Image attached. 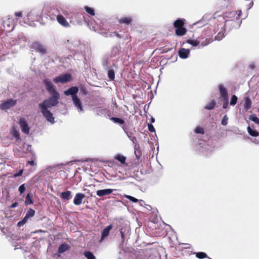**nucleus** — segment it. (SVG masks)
<instances>
[{
    "label": "nucleus",
    "mask_w": 259,
    "mask_h": 259,
    "mask_svg": "<svg viewBox=\"0 0 259 259\" xmlns=\"http://www.w3.org/2000/svg\"><path fill=\"white\" fill-rule=\"evenodd\" d=\"M44 83L46 90L51 96L48 99L44 100L42 103H39L38 106L40 109V112L46 120L52 124H53L55 123L54 117L48 109L55 106L58 104L60 95L56 91L55 87L51 79L46 78L44 80Z\"/></svg>",
    "instance_id": "1"
},
{
    "label": "nucleus",
    "mask_w": 259,
    "mask_h": 259,
    "mask_svg": "<svg viewBox=\"0 0 259 259\" xmlns=\"http://www.w3.org/2000/svg\"><path fill=\"white\" fill-rule=\"evenodd\" d=\"M41 17V13L38 9H33L27 14V20L30 22L36 21Z\"/></svg>",
    "instance_id": "2"
},
{
    "label": "nucleus",
    "mask_w": 259,
    "mask_h": 259,
    "mask_svg": "<svg viewBox=\"0 0 259 259\" xmlns=\"http://www.w3.org/2000/svg\"><path fill=\"white\" fill-rule=\"evenodd\" d=\"M130 230V227L128 223L127 222L123 223L119 229L122 242H124L125 239V235L129 233Z\"/></svg>",
    "instance_id": "3"
},
{
    "label": "nucleus",
    "mask_w": 259,
    "mask_h": 259,
    "mask_svg": "<svg viewBox=\"0 0 259 259\" xmlns=\"http://www.w3.org/2000/svg\"><path fill=\"white\" fill-rule=\"evenodd\" d=\"M65 44L69 48L74 49L79 47V41L76 38L70 37L65 41Z\"/></svg>",
    "instance_id": "4"
},
{
    "label": "nucleus",
    "mask_w": 259,
    "mask_h": 259,
    "mask_svg": "<svg viewBox=\"0 0 259 259\" xmlns=\"http://www.w3.org/2000/svg\"><path fill=\"white\" fill-rule=\"evenodd\" d=\"M71 79V75L69 74H65L59 75L54 78L53 81L56 83H65Z\"/></svg>",
    "instance_id": "5"
},
{
    "label": "nucleus",
    "mask_w": 259,
    "mask_h": 259,
    "mask_svg": "<svg viewBox=\"0 0 259 259\" xmlns=\"http://www.w3.org/2000/svg\"><path fill=\"white\" fill-rule=\"evenodd\" d=\"M72 102L74 107L79 113L84 112L81 101L77 96H74L72 98Z\"/></svg>",
    "instance_id": "6"
},
{
    "label": "nucleus",
    "mask_w": 259,
    "mask_h": 259,
    "mask_svg": "<svg viewBox=\"0 0 259 259\" xmlns=\"http://www.w3.org/2000/svg\"><path fill=\"white\" fill-rule=\"evenodd\" d=\"M16 104V100L10 99L2 103L0 108L2 110H7L11 107L14 106Z\"/></svg>",
    "instance_id": "7"
},
{
    "label": "nucleus",
    "mask_w": 259,
    "mask_h": 259,
    "mask_svg": "<svg viewBox=\"0 0 259 259\" xmlns=\"http://www.w3.org/2000/svg\"><path fill=\"white\" fill-rule=\"evenodd\" d=\"M19 124L22 132L24 134H28L30 128L26 120L24 118H20Z\"/></svg>",
    "instance_id": "8"
},
{
    "label": "nucleus",
    "mask_w": 259,
    "mask_h": 259,
    "mask_svg": "<svg viewBox=\"0 0 259 259\" xmlns=\"http://www.w3.org/2000/svg\"><path fill=\"white\" fill-rule=\"evenodd\" d=\"M31 49L42 54L46 53V48L40 44L35 42L32 44Z\"/></svg>",
    "instance_id": "9"
},
{
    "label": "nucleus",
    "mask_w": 259,
    "mask_h": 259,
    "mask_svg": "<svg viewBox=\"0 0 259 259\" xmlns=\"http://www.w3.org/2000/svg\"><path fill=\"white\" fill-rule=\"evenodd\" d=\"M78 92V88L77 87H72L69 89L65 91L64 92V94L66 96L71 95L72 96V98L74 96H77L76 94Z\"/></svg>",
    "instance_id": "10"
},
{
    "label": "nucleus",
    "mask_w": 259,
    "mask_h": 259,
    "mask_svg": "<svg viewBox=\"0 0 259 259\" xmlns=\"http://www.w3.org/2000/svg\"><path fill=\"white\" fill-rule=\"evenodd\" d=\"M56 18L58 22L62 26L66 28L70 27V25L69 23L62 15H58Z\"/></svg>",
    "instance_id": "11"
},
{
    "label": "nucleus",
    "mask_w": 259,
    "mask_h": 259,
    "mask_svg": "<svg viewBox=\"0 0 259 259\" xmlns=\"http://www.w3.org/2000/svg\"><path fill=\"white\" fill-rule=\"evenodd\" d=\"M85 195L83 193H77L74 198L73 203L76 205H79L81 204L82 200L84 198Z\"/></svg>",
    "instance_id": "12"
},
{
    "label": "nucleus",
    "mask_w": 259,
    "mask_h": 259,
    "mask_svg": "<svg viewBox=\"0 0 259 259\" xmlns=\"http://www.w3.org/2000/svg\"><path fill=\"white\" fill-rule=\"evenodd\" d=\"M116 189H105L102 190H99L97 191V195L99 197H102L104 196L108 195L112 193L114 191H116Z\"/></svg>",
    "instance_id": "13"
},
{
    "label": "nucleus",
    "mask_w": 259,
    "mask_h": 259,
    "mask_svg": "<svg viewBox=\"0 0 259 259\" xmlns=\"http://www.w3.org/2000/svg\"><path fill=\"white\" fill-rule=\"evenodd\" d=\"M190 50L185 48H180L179 51V55L182 59H186L189 57Z\"/></svg>",
    "instance_id": "14"
},
{
    "label": "nucleus",
    "mask_w": 259,
    "mask_h": 259,
    "mask_svg": "<svg viewBox=\"0 0 259 259\" xmlns=\"http://www.w3.org/2000/svg\"><path fill=\"white\" fill-rule=\"evenodd\" d=\"M219 89L222 99H228V92L226 88L223 84H220L219 85Z\"/></svg>",
    "instance_id": "15"
},
{
    "label": "nucleus",
    "mask_w": 259,
    "mask_h": 259,
    "mask_svg": "<svg viewBox=\"0 0 259 259\" xmlns=\"http://www.w3.org/2000/svg\"><path fill=\"white\" fill-rule=\"evenodd\" d=\"M133 18L130 16H123L119 20V23L125 24L126 25L131 24Z\"/></svg>",
    "instance_id": "16"
},
{
    "label": "nucleus",
    "mask_w": 259,
    "mask_h": 259,
    "mask_svg": "<svg viewBox=\"0 0 259 259\" xmlns=\"http://www.w3.org/2000/svg\"><path fill=\"white\" fill-rule=\"evenodd\" d=\"M27 39L26 37L22 34L18 37V39L17 40L16 43L20 45L22 47H25L26 46V42H27Z\"/></svg>",
    "instance_id": "17"
},
{
    "label": "nucleus",
    "mask_w": 259,
    "mask_h": 259,
    "mask_svg": "<svg viewBox=\"0 0 259 259\" xmlns=\"http://www.w3.org/2000/svg\"><path fill=\"white\" fill-rule=\"evenodd\" d=\"M113 226L112 225H110L104 228L102 232L101 239H104L109 234L110 231L112 229Z\"/></svg>",
    "instance_id": "18"
},
{
    "label": "nucleus",
    "mask_w": 259,
    "mask_h": 259,
    "mask_svg": "<svg viewBox=\"0 0 259 259\" xmlns=\"http://www.w3.org/2000/svg\"><path fill=\"white\" fill-rule=\"evenodd\" d=\"M71 192L70 191L63 192L61 193L60 196L62 199L68 200L70 198Z\"/></svg>",
    "instance_id": "19"
},
{
    "label": "nucleus",
    "mask_w": 259,
    "mask_h": 259,
    "mask_svg": "<svg viewBox=\"0 0 259 259\" xmlns=\"http://www.w3.org/2000/svg\"><path fill=\"white\" fill-rule=\"evenodd\" d=\"M248 134L253 137H256L259 136V133L255 130L252 129L249 126L247 127Z\"/></svg>",
    "instance_id": "20"
},
{
    "label": "nucleus",
    "mask_w": 259,
    "mask_h": 259,
    "mask_svg": "<svg viewBox=\"0 0 259 259\" xmlns=\"http://www.w3.org/2000/svg\"><path fill=\"white\" fill-rule=\"evenodd\" d=\"M186 32V29L183 26L177 28L176 30V33L177 35L182 36L184 35Z\"/></svg>",
    "instance_id": "21"
},
{
    "label": "nucleus",
    "mask_w": 259,
    "mask_h": 259,
    "mask_svg": "<svg viewBox=\"0 0 259 259\" xmlns=\"http://www.w3.org/2000/svg\"><path fill=\"white\" fill-rule=\"evenodd\" d=\"M69 248V246L66 244H62L58 248V252L63 253Z\"/></svg>",
    "instance_id": "22"
},
{
    "label": "nucleus",
    "mask_w": 259,
    "mask_h": 259,
    "mask_svg": "<svg viewBox=\"0 0 259 259\" xmlns=\"http://www.w3.org/2000/svg\"><path fill=\"white\" fill-rule=\"evenodd\" d=\"M33 201L32 199L31 195L30 194L28 193L25 197V204L26 205H28L33 204Z\"/></svg>",
    "instance_id": "23"
},
{
    "label": "nucleus",
    "mask_w": 259,
    "mask_h": 259,
    "mask_svg": "<svg viewBox=\"0 0 259 259\" xmlns=\"http://www.w3.org/2000/svg\"><path fill=\"white\" fill-rule=\"evenodd\" d=\"M174 27L178 28L182 27L184 25V19H177L174 23Z\"/></svg>",
    "instance_id": "24"
},
{
    "label": "nucleus",
    "mask_w": 259,
    "mask_h": 259,
    "mask_svg": "<svg viewBox=\"0 0 259 259\" xmlns=\"http://www.w3.org/2000/svg\"><path fill=\"white\" fill-rule=\"evenodd\" d=\"M215 105V102L214 100H212L206 105L205 108L207 110H212L214 108Z\"/></svg>",
    "instance_id": "25"
},
{
    "label": "nucleus",
    "mask_w": 259,
    "mask_h": 259,
    "mask_svg": "<svg viewBox=\"0 0 259 259\" xmlns=\"http://www.w3.org/2000/svg\"><path fill=\"white\" fill-rule=\"evenodd\" d=\"M251 105V101L250 99L248 98H246L245 100V103L244 105V108L246 110H248L250 109Z\"/></svg>",
    "instance_id": "26"
},
{
    "label": "nucleus",
    "mask_w": 259,
    "mask_h": 259,
    "mask_svg": "<svg viewBox=\"0 0 259 259\" xmlns=\"http://www.w3.org/2000/svg\"><path fill=\"white\" fill-rule=\"evenodd\" d=\"M249 119L255 122L256 124H257V125H259V118H258L256 115L255 114H251L249 116Z\"/></svg>",
    "instance_id": "27"
},
{
    "label": "nucleus",
    "mask_w": 259,
    "mask_h": 259,
    "mask_svg": "<svg viewBox=\"0 0 259 259\" xmlns=\"http://www.w3.org/2000/svg\"><path fill=\"white\" fill-rule=\"evenodd\" d=\"M224 30H222L220 31L217 35L215 36V40H221L224 36Z\"/></svg>",
    "instance_id": "28"
},
{
    "label": "nucleus",
    "mask_w": 259,
    "mask_h": 259,
    "mask_svg": "<svg viewBox=\"0 0 259 259\" xmlns=\"http://www.w3.org/2000/svg\"><path fill=\"white\" fill-rule=\"evenodd\" d=\"M34 214H35V211L31 208H29L28 209V210L27 211L25 217L26 218H27L28 219H29V218L33 217Z\"/></svg>",
    "instance_id": "29"
},
{
    "label": "nucleus",
    "mask_w": 259,
    "mask_h": 259,
    "mask_svg": "<svg viewBox=\"0 0 259 259\" xmlns=\"http://www.w3.org/2000/svg\"><path fill=\"white\" fill-rule=\"evenodd\" d=\"M84 255L88 259H96L95 256L90 251H85Z\"/></svg>",
    "instance_id": "30"
},
{
    "label": "nucleus",
    "mask_w": 259,
    "mask_h": 259,
    "mask_svg": "<svg viewBox=\"0 0 259 259\" xmlns=\"http://www.w3.org/2000/svg\"><path fill=\"white\" fill-rule=\"evenodd\" d=\"M110 119L112 121H113L114 123H119L120 124H122L124 123V121L123 119H120L119 118L111 117L110 118Z\"/></svg>",
    "instance_id": "31"
},
{
    "label": "nucleus",
    "mask_w": 259,
    "mask_h": 259,
    "mask_svg": "<svg viewBox=\"0 0 259 259\" xmlns=\"http://www.w3.org/2000/svg\"><path fill=\"white\" fill-rule=\"evenodd\" d=\"M196 256L200 259L204 258L207 257V254L203 252H198L195 253Z\"/></svg>",
    "instance_id": "32"
},
{
    "label": "nucleus",
    "mask_w": 259,
    "mask_h": 259,
    "mask_svg": "<svg viewBox=\"0 0 259 259\" xmlns=\"http://www.w3.org/2000/svg\"><path fill=\"white\" fill-rule=\"evenodd\" d=\"M241 14H242V12L241 10H238L236 12H232L230 13V14L231 15V16L229 17V18H231L232 16H234L237 15L236 18L237 20H238L240 19Z\"/></svg>",
    "instance_id": "33"
},
{
    "label": "nucleus",
    "mask_w": 259,
    "mask_h": 259,
    "mask_svg": "<svg viewBox=\"0 0 259 259\" xmlns=\"http://www.w3.org/2000/svg\"><path fill=\"white\" fill-rule=\"evenodd\" d=\"M187 42L193 47H196L199 44L200 41L197 40L188 39Z\"/></svg>",
    "instance_id": "34"
},
{
    "label": "nucleus",
    "mask_w": 259,
    "mask_h": 259,
    "mask_svg": "<svg viewBox=\"0 0 259 259\" xmlns=\"http://www.w3.org/2000/svg\"><path fill=\"white\" fill-rule=\"evenodd\" d=\"M102 65L105 69H110V62L108 60H107V59L103 60V62H102Z\"/></svg>",
    "instance_id": "35"
},
{
    "label": "nucleus",
    "mask_w": 259,
    "mask_h": 259,
    "mask_svg": "<svg viewBox=\"0 0 259 259\" xmlns=\"http://www.w3.org/2000/svg\"><path fill=\"white\" fill-rule=\"evenodd\" d=\"M84 10L89 14L92 16H94L95 14L94 10L91 7L85 6L84 7Z\"/></svg>",
    "instance_id": "36"
},
{
    "label": "nucleus",
    "mask_w": 259,
    "mask_h": 259,
    "mask_svg": "<svg viewBox=\"0 0 259 259\" xmlns=\"http://www.w3.org/2000/svg\"><path fill=\"white\" fill-rule=\"evenodd\" d=\"M115 159L119 161L121 163L123 164L125 162V157L122 155H117L115 156Z\"/></svg>",
    "instance_id": "37"
},
{
    "label": "nucleus",
    "mask_w": 259,
    "mask_h": 259,
    "mask_svg": "<svg viewBox=\"0 0 259 259\" xmlns=\"http://www.w3.org/2000/svg\"><path fill=\"white\" fill-rule=\"evenodd\" d=\"M108 76L111 80H114L115 77L114 71L112 69H109L108 71Z\"/></svg>",
    "instance_id": "38"
},
{
    "label": "nucleus",
    "mask_w": 259,
    "mask_h": 259,
    "mask_svg": "<svg viewBox=\"0 0 259 259\" xmlns=\"http://www.w3.org/2000/svg\"><path fill=\"white\" fill-rule=\"evenodd\" d=\"M238 98L236 95H233L231 97L230 104L231 106H234L237 103Z\"/></svg>",
    "instance_id": "39"
},
{
    "label": "nucleus",
    "mask_w": 259,
    "mask_h": 259,
    "mask_svg": "<svg viewBox=\"0 0 259 259\" xmlns=\"http://www.w3.org/2000/svg\"><path fill=\"white\" fill-rule=\"evenodd\" d=\"M117 36L119 38H120L121 37V36L120 34H119L117 32H112V33H109V32H108L105 35V36L106 37H114V36Z\"/></svg>",
    "instance_id": "40"
},
{
    "label": "nucleus",
    "mask_w": 259,
    "mask_h": 259,
    "mask_svg": "<svg viewBox=\"0 0 259 259\" xmlns=\"http://www.w3.org/2000/svg\"><path fill=\"white\" fill-rule=\"evenodd\" d=\"M28 219L26 218L25 217L20 221H19L18 224L17 226L19 227H21V226H23L26 223V222L28 221Z\"/></svg>",
    "instance_id": "41"
},
{
    "label": "nucleus",
    "mask_w": 259,
    "mask_h": 259,
    "mask_svg": "<svg viewBox=\"0 0 259 259\" xmlns=\"http://www.w3.org/2000/svg\"><path fill=\"white\" fill-rule=\"evenodd\" d=\"M228 117L227 115H225L223 117V119H222V120L221 121V124L225 126V125H226L228 124Z\"/></svg>",
    "instance_id": "42"
},
{
    "label": "nucleus",
    "mask_w": 259,
    "mask_h": 259,
    "mask_svg": "<svg viewBox=\"0 0 259 259\" xmlns=\"http://www.w3.org/2000/svg\"><path fill=\"white\" fill-rule=\"evenodd\" d=\"M124 197L129 199L130 200L134 202H137L139 201V200L133 196H131L130 195H125L124 196Z\"/></svg>",
    "instance_id": "43"
},
{
    "label": "nucleus",
    "mask_w": 259,
    "mask_h": 259,
    "mask_svg": "<svg viewBox=\"0 0 259 259\" xmlns=\"http://www.w3.org/2000/svg\"><path fill=\"white\" fill-rule=\"evenodd\" d=\"M195 133L196 134H203L204 133V129L201 127H197L195 130Z\"/></svg>",
    "instance_id": "44"
},
{
    "label": "nucleus",
    "mask_w": 259,
    "mask_h": 259,
    "mask_svg": "<svg viewBox=\"0 0 259 259\" xmlns=\"http://www.w3.org/2000/svg\"><path fill=\"white\" fill-rule=\"evenodd\" d=\"M13 136L14 137H15L16 139V140H18L20 139V135L18 131L14 130L13 131Z\"/></svg>",
    "instance_id": "45"
},
{
    "label": "nucleus",
    "mask_w": 259,
    "mask_h": 259,
    "mask_svg": "<svg viewBox=\"0 0 259 259\" xmlns=\"http://www.w3.org/2000/svg\"><path fill=\"white\" fill-rule=\"evenodd\" d=\"M211 42L210 39H206L205 40L202 41L201 43V46L203 47H205L208 44H209Z\"/></svg>",
    "instance_id": "46"
},
{
    "label": "nucleus",
    "mask_w": 259,
    "mask_h": 259,
    "mask_svg": "<svg viewBox=\"0 0 259 259\" xmlns=\"http://www.w3.org/2000/svg\"><path fill=\"white\" fill-rule=\"evenodd\" d=\"M223 101V108L226 109L228 107L229 100L228 99H222Z\"/></svg>",
    "instance_id": "47"
},
{
    "label": "nucleus",
    "mask_w": 259,
    "mask_h": 259,
    "mask_svg": "<svg viewBox=\"0 0 259 259\" xmlns=\"http://www.w3.org/2000/svg\"><path fill=\"white\" fill-rule=\"evenodd\" d=\"M25 189H26V188L25 186V184H23L21 185L19 187V189H18L20 194H22V193H23L25 191Z\"/></svg>",
    "instance_id": "48"
},
{
    "label": "nucleus",
    "mask_w": 259,
    "mask_h": 259,
    "mask_svg": "<svg viewBox=\"0 0 259 259\" xmlns=\"http://www.w3.org/2000/svg\"><path fill=\"white\" fill-rule=\"evenodd\" d=\"M148 130L150 132H155V128L152 124H151L150 123H148Z\"/></svg>",
    "instance_id": "49"
},
{
    "label": "nucleus",
    "mask_w": 259,
    "mask_h": 259,
    "mask_svg": "<svg viewBox=\"0 0 259 259\" xmlns=\"http://www.w3.org/2000/svg\"><path fill=\"white\" fill-rule=\"evenodd\" d=\"M250 140L251 141V142H252L254 144H259V138H258V139L250 138Z\"/></svg>",
    "instance_id": "50"
},
{
    "label": "nucleus",
    "mask_w": 259,
    "mask_h": 259,
    "mask_svg": "<svg viewBox=\"0 0 259 259\" xmlns=\"http://www.w3.org/2000/svg\"><path fill=\"white\" fill-rule=\"evenodd\" d=\"M23 170L22 169H20L18 172L14 174V177H17L21 176L23 174Z\"/></svg>",
    "instance_id": "51"
},
{
    "label": "nucleus",
    "mask_w": 259,
    "mask_h": 259,
    "mask_svg": "<svg viewBox=\"0 0 259 259\" xmlns=\"http://www.w3.org/2000/svg\"><path fill=\"white\" fill-rule=\"evenodd\" d=\"M15 15L16 17H22L23 14L22 12H17L15 13Z\"/></svg>",
    "instance_id": "52"
},
{
    "label": "nucleus",
    "mask_w": 259,
    "mask_h": 259,
    "mask_svg": "<svg viewBox=\"0 0 259 259\" xmlns=\"http://www.w3.org/2000/svg\"><path fill=\"white\" fill-rule=\"evenodd\" d=\"M27 164H30L31 165H35V163L34 161L33 160H30L27 162Z\"/></svg>",
    "instance_id": "53"
},
{
    "label": "nucleus",
    "mask_w": 259,
    "mask_h": 259,
    "mask_svg": "<svg viewBox=\"0 0 259 259\" xmlns=\"http://www.w3.org/2000/svg\"><path fill=\"white\" fill-rule=\"evenodd\" d=\"M18 203L17 202H14L12 204V205L10 206L11 208H15L17 206Z\"/></svg>",
    "instance_id": "54"
},
{
    "label": "nucleus",
    "mask_w": 259,
    "mask_h": 259,
    "mask_svg": "<svg viewBox=\"0 0 259 259\" xmlns=\"http://www.w3.org/2000/svg\"><path fill=\"white\" fill-rule=\"evenodd\" d=\"M131 141L133 142V143H135V140L136 139L135 137H131L128 136Z\"/></svg>",
    "instance_id": "55"
},
{
    "label": "nucleus",
    "mask_w": 259,
    "mask_h": 259,
    "mask_svg": "<svg viewBox=\"0 0 259 259\" xmlns=\"http://www.w3.org/2000/svg\"><path fill=\"white\" fill-rule=\"evenodd\" d=\"M139 147V145L135 144L134 146V149L135 150H136L137 149V148Z\"/></svg>",
    "instance_id": "56"
},
{
    "label": "nucleus",
    "mask_w": 259,
    "mask_h": 259,
    "mask_svg": "<svg viewBox=\"0 0 259 259\" xmlns=\"http://www.w3.org/2000/svg\"><path fill=\"white\" fill-rule=\"evenodd\" d=\"M151 120H152V122H153L154 121V119L152 118Z\"/></svg>",
    "instance_id": "57"
},
{
    "label": "nucleus",
    "mask_w": 259,
    "mask_h": 259,
    "mask_svg": "<svg viewBox=\"0 0 259 259\" xmlns=\"http://www.w3.org/2000/svg\"><path fill=\"white\" fill-rule=\"evenodd\" d=\"M63 14L66 15V13L65 12H63Z\"/></svg>",
    "instance_id": "58"
},
{
    "label": "nucleus",
    "mask_w": 259,
    "mask_h": 259,
    "mask_svg": "<svg viewBox=\"0 0 259 259\" xmlns=\"http://www.w3.org/2000/svg\"><path fill=\"white\" fill-rule=\"evenodd\" d=\"M258 127H259V125H258Z\"/></svg>",
    "instance_id": "59"
}]
</instances>
